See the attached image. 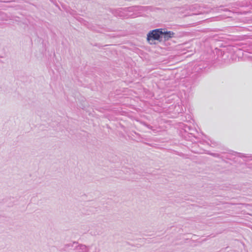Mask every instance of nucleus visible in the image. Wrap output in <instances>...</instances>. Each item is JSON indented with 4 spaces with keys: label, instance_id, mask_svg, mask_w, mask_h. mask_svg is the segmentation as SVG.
Segmentation results:
<instances>
[{
    "label": "nucleus",
    "instance_id": "1",
    "mask_svg": "<svg viewBox=\"0 0 252 252\" xmlns=\"http://www.w3.org/2000/svg\"><path fill=\"white\" fill-rule=\"evenodd\" d=\"M161 34H162V29H156L150 31L147 34V40L151 44L154 43V40L161 41Z\"/></svg>",
    "mask_w": 252,
    "mask_h": 252
},
{
    "label": "nucleus",
    "instance_id": "2",
    "mask_svg": "<svg viewBox=\"0 0 252 252\" xmlns=\"http://www.w3.org/2000/svg\"><path fill=\"white\" fill-rule=\"evenodd\" d=\"M174 33L172 32H163L162 31V34H161V41L163 39L164 40H167L170 38L173 37Z\"/></svg>",
    "mask_w": 252,
    "mask_h": 252
}]
</instances>
